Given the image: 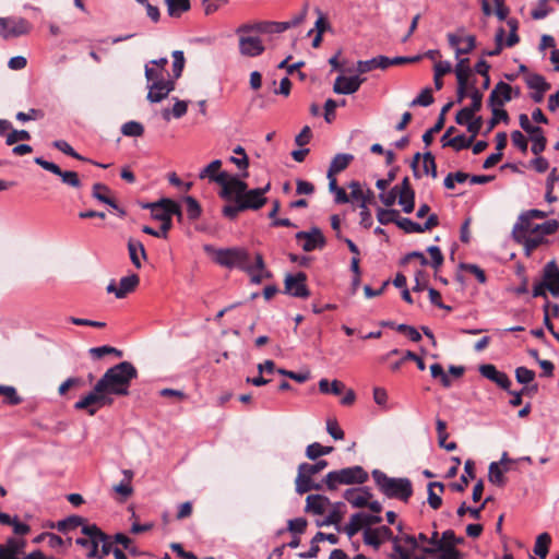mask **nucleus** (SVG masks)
I'll return each mask as SVG.
<instances>
[{"label": "nucleus", "mask_w": 559, "mask_h": 559, "mask_svg": "<svg viewBox=\"0 0 559 559\" xmlns=\"http://www.w3.org/2000/svg\"><path fill=\"white\" fill-rule=\"evenodd\" d=\"M136 378V368L129 361H121L106 370V372L97 381V391H105L107 396H126L129 395V388L132 380Z\"/></svg>", "instance_id": "1"}, {"label": "nucleus", "mask_w": 559, "mask_h": 559, "mask_svg": "<svg viewBox=\"0 0 559 559\" xmlns=\"http://www.w3.org/2000/svg\"><path fill=\"white\" fill-rule=\"evenodd\" d=\"M143 207L150 209L152 217L162 222L159 230H156L150 226H143L142 231L153 237L167 238L168 231L173 227V215L177 217L178 222H181L183 218L182 210L179 203L168 198H162L156 202L146 203L143 205Z\"/></svg>", "instance_id": "2"}, {"label": "nucleus", "mask_w": 559, "mask_h": 559, "mask_svg": "<svg viewBox=\"0 0 559 559\" xmlns=\"http://www.w3.org/2000/svg\"><path fill=\"white\" fill-rule=\"evenodd\" d=\"M372 478L382 495L389 499H397L407 502L413 496V485L406 477H389L380 469H373Z\"/></svg>", "instance_id": "3"}, {"label": "nucleus", "mask_w": 559, "mask_h": 559, "mask_svg": "<svg viewBox=\"0 0 559 559\" xmlns=\"http://www.w3.org/2000/svg\"><path fill=\"white\" fill-rule=\"evenodd\" d=\"M369 478L368 473L359 465L329 472L323 478L328 490H335L340 485H361Z\"/></svg>", "instance_id": "4"}, {"label": "nucleus", "mask_w": 559, "mask_h": 559, "mask_svg": "<svg viewBox=\"0 0 559 559\" xmlns=\"http://www.w3.org/2000/svg\"><path fill=\"white\" fill-rule=\"evenodd\" d=\"M559 228L557 219H548L542 224L526 222V255L538 246L547 242L546 236L555 234Z\"/></svg>", "instance_id": "5"}, {"label": "nucleus", "mask_w": 559, "mask_h": 559, "mask_svg": "<svg viewBox=\"0 0 559 559\" xmlns=\"http://www.w3.org/2000/svg\"><path fill=\"white\" fill-rule=\"evenodd\" d=\"M214 252V260L217 264L228 269L238 267L242 271L249 270L248 263L250 262V257L247 250L242 248H227L217 249Z\"/></svg>", "instance_id": "6"}, {"label": "nucleus", "mask_w": 559, "mask_h": 559, "mask_svg": "<svg viewBox=\"0 0 559 559\" xmlns=\"http://www.w3.org/2000/svg\"><path fill=\"white\" fill-rule=\"evenodd\" d=\"M546 290H549L554 297L559 296V267L555 261H550L545 265L543 280L534 286L533 296L546 298Z\"/></svg>", "instance_id": "7"}, {"label": "nucleus", "mask_w": 559, "mask_h": 559, "mask_svg": "<svg viewBox=\"0 0 559 559\" xmlns=\"http://www.w3.org/2000/svg\"><path fill=\"white\" fill-rule=\"evenodd\" d=\"M215 179V183L222 187L219 197L224 200L237 201L241 197L242 192H246L248 188L247 183L239 179L237 176H230L226 171H221L219 176Z\"/></svg>", "instance_id": "8"}, {"label": "nucleus", "mask_w": 559, "mask_h": 559, "mask_svg": "<svg viewBox=\"0 0 559 559\" xmlns=\"http://www.w3.org/2000/svg\"><path fill=\"white\" fill-rule=\"evenodd\" d=\"M98 382L94 385L93 390L74 404L78 411L85 409L88 415L94 416L99 407L111 405L114 400L107 396L105 391H97Z\"/></svg>", "instance_id": "9"}, {"label": "nucleus", "mask_w": 559, "mask_h": 559, "mask_svg": "<svg viewBox=\"0 0 559 559\" xmlns=\"http://www.w3.org/2000/svg\"><path fill=\"white\" fill-rule=\"evenodd\" d=\"M82 533L86 537L76 538L75 544L81 547L88 548V552L86 554L87 558L99 557V540H104L106 538V534L96 524L83 525Z\"/></svg>", "instance_id": "10"}, {"label": "nucleus", "mask_w": 559, "mask_h": 559, "mask_svg": "<svg viewBox=\"0 0 559 559\" xmlns=\"http://www.w3.org/2000/svg\"><path fill=\"white\" fill-rule=\"evenodd\" d=\"M35 164L43 167L45 170L50 171L61 178V181L72 188L80 189L82 182L79 178L78 173L72 170H62L57 164L48 162L43 157H35Z\"/></svg>", "instance_id": "11"}, {"label": "nucleus", "mask_w": 559, "mask_h": 559, "mask_svg": "<svg viewBox=\"0 0 559 559\" xmlns=\"http://www.w3.org/2000/svg\"><path fill=\"white\" fill-rule=\"evenodd\" d=\"M31 28L29 22L23 17H0V34L3 38L28 34Z\"/></svg>", "instance_id": "12"}, {"label": "nucleus", "mask_w": 559, "mask_h": 559, "mask_svg": "<svg viewBox=\"0 0 559 559\" xmlns=\"http://www.w3.org/2000/svg\"><path fill=\"white\" fill-rule=\"evenodd\" d=\"M307 275L304 272L287 274L284 281V293L296 298H308L310 290L307 285Z\"/></svg>", "instance_id": "13"}, {"label": "nucleus", "mask_w": 559, "mask_h": 559, "mask_svg": "<svg viewBox=\"0 0 559 559\" xmlns=\"http://www.w3.org/2000/svg\"><path fill=\"white\" fill-rule=\"evenodd\" d=\"M271 185L267 183L263 188H257L248 190L246 189V192H242L241 197L237 201L240 202V204L243 205V207L247 210H259L266 203V198L264 194L270 190Z\"/></svg>", "instance_id": "14"}, {"label": "nucleus", "mask_w": 559, "mask_h": 559, "mask_svg": "<svg viewBox=\"0 0 559 559\" xmlns=\"http://www.w3.org/2000/svg\"><path fill=\"white\" fill-rule=\"evenodd\" d=\"M439 225V217L437 214H430L427 218V221L424 224H418L416 222H413L411 218L407 217H401L399 215V219L396 221V226L404 230L406 234H413V233H425L427 230H431L432 228L437 227Z\"/></svg>", "instance_id": "15"}, {"label": "nucleus", "mask_w": 559, "mask_h": 559, "mask_svg": "<svg viewBox=\"0 0 559 559\" xmlns=\"http://www.w3.org/2000/svg\"><path fill=\"white\" fill-rule=\"evenodd\" d=\"M295 238L298 241L304 240V243L301 247H302V250L306 252H311L316 249H322L326 243L321 229L318 227H312L308 231H298L295 235Z\"/></svg>", "instance_id": "16"}, {"label": "nucleus", "mask_w": 559, "mask_h": 559, "mask_svg": "<svg viewBox=\"0 0 559 559\" xmlns=\"http://www.w3.org/2000/svg\"><path fill=\"white\" fill-rule=\"evenodd\" d=\"M175 81L170 79L147 83V100L151 103H160L175 90Z\"/></svg>", "instance_id": "17"}, {"label": "nucleus", "mask_w": 559, "mask_h": 559, "mask_svg": "<svg viewBox=\"0 0 559 559\" xmlns=\"http://www.w3.org/2000/svg\"><path fill=\"white\" fill-rule=\"evenodd\" d=\"M365 81L366 78L358 74L352 76L338 75L333 84V92L341 95L354 94Z\"/></svg>", "instance_id": "18"}, {"label": "nucleus", "mask_w": 559, "mask_h": 559, "mask_svg": "<svg viewBox=\"0 0 559 559\" xmlns=\"http://www.w3.org/2000/svg\"><path fill=\"white\" fill-rule=\"evenodd\" d=\"M526 86L533 91L530 96L537 104L544 100L546 92L551 87L543 75L535 73L526 75Z\"/></svg>", "instance_id": "19"}, {"label": "nucleus", "mask_w": 559, "mask_h": 559, "mask_svg": "<svg viewBox=\"0 0 559 559\" xmlns=\"http://www.w3.org/2000/svg\"><path fill=\"white\" fill-rule=\"evenodd\" d=\"M391 538L392 530L385 525L376 528L366 527L364 530V543L374 549H379L384 540Z\"/></svg>", "instance_id": "20"}, {"label": "nucleus", "mask_w": 559, "mask_h": 559, "mask_svg": "<svg viewBox=\"0 0 559 559\" xmlns=\"http://www.w3.org/2000/svg\"><path fill=\"white\" fill-rule=\"evenodd\" d=\"M531 142V151L535 155H539L546 147L547 139L539 127H534L526 118V144Z\"/></svg>", "instance_id": "21"}, {"label": "nucleus", "mask_w": 559, "mask_h": 559, "mask_svg": "<svg viewBox=\"0 0 559 559\" xmlns=\"http://www.w3.org/2000/svg\"><path fill=\"white\" fill-rule=\"evenodd\" d=\"M449 45L455 50L456 57L460 55H467L476 47V38L473 35L465 37L457 34H448Z\"/></svg>", "instance_id": "22"}, {"label": "nucleus", "mask_w": 559, "mask_h": 559, "mask_svg": "<svg viewBox=\"0 0 559 559\" xmlns=\"http://www.w3.org/2000/svg\"><path fill=\"white\" fill-rule=\"evenodd\" d=\"M264 45L255 36H239V51L246 57H258L263 53Z\"/></svg>", "instance_id": "23"}, {"label": "nucleus", "mask_w": 559, "mask_h": 559, "mask_svg": "<svg viewBox=\"0 0 559 559\" xmlns=\"http://www.w3.org/2000/svg\"><path fill=\"white\" fill-rule=\"evenodd\" d=\"M479 372L483 377L491 380L500 388L509 390L511 381L504 372L499 371L493 365L486 364L479 367Z\"/></svg>", "instance_id": "24"}, {"label": "nucleus", "mask_w": 559, "mask_h": 559, "mask_svg": "<svg viewBox=\"0 0 559 559\" xmlns=\"http://www.w3.org/2000/svg\"><path fill=\"white\" fill-rule=\"evenodd\" d=\"M511 98L512 87L508 83L499 82L489 95V105L490 107H502Z\"/></svg>", "instance_id": "25"}, {"label": "nucleus", "mask_w": 559, "mask_h": 559, "mask_svg": "<svg viewBox=\"0 0 559 559\" xmlns=\"http://www.w3.org/2000/svg\"><path fill=\"white\" fill-rule=\"evenodd\" d=\"M372 493L367 487L350 488L345 490L344 498L355 508H365Z\"/></svg>", "instance_id": "26"}, {"label": "nucleus", "mask_w": 559, "mask_h": 559, "mask_svg": "<svg viewBox=\"0 0 559 559\" xmlns=\"http://www.w3.org/2000/svg\"><path fill=\"white\" fill-rule=\"evenodd\" d=\"M432 559H461L462 554L453 545H439V548H421Z\"/></svg>", "instance_id": "27"}, {"label": "nucleus", "mask_w": 559, "mask_h": 559, "mask_svg": "<svg viewBox=\"0 0 559 559\" xmlns=\"http://www.w3.org/2000/svg\"><path fill=\"white\" fill-rule=\"evenodd\" d=\"M508 463H510V461L507 452H503L499 462L490 463L488 472L490 483L497 486H503L506 484V478L503 476L504 473L501 466H506Z\"/></svg>", "instance_id": "28"}, {"label": "nucleus", "mask_w": 559, "mask_h": 559, "mask_svg": "<svg viewBox=\"0 0 559 559\" xmlns=\"http://www.w3.org/2000/svg\"><path fill=\"white\" fill-rule=\"evenodd\" d=\"M331 501L322 495H309L306 499L305 512L321 515L325 512Z\"/></svg>", "instance_id": "29"}, {"label": "nucleus", "mask_w": 559, "mask_h": 559, "mask_svg": "<svg viewBox=\"0 0 559 559\" xmlns=\"http://www.w3.org/2000/svg\"><path fill=\"white\" fill-rule=\"evenodd\" d=\"M323 481L322 483H314L312 480V476H309L305 474L304 472H300L298 469L297 477L295 479V489L296 492L299 495H304L306 492H309L311 490H321L323 488Z\"/></svg>", "instance_id": "30"}, {"label": "nucleus", "mask_w": 559, "mask_h": 559, "mask_svg": "<svg viewBox=\"0 0 559 559\" xmlns=\"http://www.w3.org/2000/svg\"><path fill=\"white\" fill-rule=\"evenodd\" d=\"M551 535L547 532L539 534L536 537L533 555H530V559H546L549 554V548L551 545Z\"/></svg>", "instance_id": "31"}, {"label": "nucleus", "mask_w": 559, "mask_h": 559, "mask_svg": "<svg viewBox=\"0 0 559 559\" xmlns=\"http://www.w3.org/2000/svg\"><path fill=\"white\" fill-rule=\"evenodd\" d=\"M453 103L452 102H449L447 103L442 108H441V111H440V115L435 123L433 127H431L430 129H428L424 134H423V142L426 144V145H430L433 141V135L438 132H440L443 127H444V122H445V114L450 110V108L452 107Z\"/></svg>", "instance_id": "32"}, {"label": "nucleus", "mask_w": 559, "mask_h": 559, "mask_svg": "<svg viewBox=\"0 0 559 559\" xmlns=\"http://www.w3.org/2000/svg\"><path fill=\"white\" fill-rule=\"evenodd\" d=\"M128 251H129V257H130L132 264L136 269H141L142 267L141 258L144 260L147 258L144 245L138 239L130 238L128 240Z\"/></svg>", "instance_id": "33"}, {"label": "nucleus", "mask_w": 559, "mask_h": 559, "mask_svg": "<svg viewBox=\"0 0 559 559\" xmlns=\"http://www.w3.org/2000/svg\"><path fill=\"white\" fill-rule=\"evenodd\" d=\"M139 284L140 277L135 273L121 277L117 290V298H124L128 294L134 292Z\"/></svg>", "instance_id": "34"}, {"label": "nucleus", "mask_w": 559, "mask_h": 559, "mask_svg": "<svg viewBox=\"0 0 559 559\" xmlns=\"http://www.w3.org/2000/svg\"><path fill=\"white\" fill-rule=\"evenodd\" d=\"M465 474L461 476L460 480L451 484V489L457 492H463L467 485L468 479H474L475 476V464L472 460H467L464 465Z\"/></svg>", "instance_id": "35"}, {"label": "nucleus", "mask_w": 559, "mask_h": 559, "mask_svg": "<svg viewBox=\"0 0 559 559\" xmlns=\"http://www.w3.org/2000/svg\"><path fill=\"white\" fill-rule=\"evenodd\" d=\"M354 159V156L352 154L346 153H340L334 156L332 159L329 170H328V177H331V175L338 174L346 169L350 162Z\"/></svg>", "instance_id": "36"}, {"label": "nucleus", "mask_w": 559, "mask_h": 559, "mask_svg": "<svg viewBox=\"0 0 559 559\" xmlns=\"http://www.w3.org/2000/svg\"><path fill=\"white\" fill-rule=\"evenodd\" d=\"M407 360H416L417 368L421 371L426 369V364L423 358H420L417 354H415L412 350H406L399 360L390 364L391 371H399L404 365V362Z\"/></svg>", "instance_id": "37"}, {"label": "nucleus", "mask_w": 559, "mask_h": 559, "mask_svg": "<svg viewBox=\"0 0 559 559\" xmlns=\"http://www.w3.org/2000/svg\"><path fill=\"white\" fill-rule=\"evenodd\" d=\"M109 192L110 190L106 185L98 182L94 183L92 195L99 202L108 204L112 209L118 210V204L116 203V201L107 195V193Z\"/></svg>", "instance_id": "38"}, {"label": "nucleus", "mask_w": 559, "mask_h": 559, "mask_svg": "<svg viewBox=\"0 0 559 559\" xmlns=\"http://www.w3.org/2000/svg\"><path fill=\"white\" fill-rule=\"evenodd\" d=\"M86 520L80 515H70L57 523V528L61 533H67L79 526L87 525Z\"/></svg>", "instance_id": "39"}, {"label": "nucleus", "mask_w": 559, "mask_h": 559, "mask_svg": "<svg viewBox=\"0 0 559 559\" xmlns=\"http://www.w3.org/2000/svg\"><path fill=\"white\" fill-rule=\"evenodd\" d=\"M345 385L340 380H333L331 383L328 379H321L319 381V391L323 394L340 395L344 391Z\"/></svg>", "instance_id": "40"}, {"label": "nucleus", "mask_w": 559, "mask_h": 559, "mask_svg": "<svg viewBox=\"0 0 559 559\" xmlns=\"http://www.w3.org/2000/svg\"><path fill=\"white\" fill-rule=\"evenodd\" d=\"M0 395L4 396L3 403L10 406H15L22 403V397L12 385L0 384Z\"/></svg>", "instance_id": "41"}, {"label": "nucleus", "mask_w": 559, "mask_h": 559, "mask_svg": "<svg viewBox=\"0 0 559 559\" xmlns=\"http://www.w3.org/2000/svg\"><path fill=\"white\" fill-rule=\"evenodd\" d=\"M332 451L333 447H325L319 442H313L306 448V456L311 461H316L320 456L330 454Z\"/></svg>", "instance_id": "42"}, {"label": "nucleus", "mask_w": 559, "mask_h": 559, "mask_svg": "<svg viewBox=\"0 0 559 559\" xmlns=\"http://www.w3.org/2000/svg\"><path fill=\"white\" fill-rule=\"evenodd\" d=\"M457 83L469 82L472 70L467 58L460 59L454 69Z\"/></svg>", "instance_id": "43"}, {"label": "nucleus", "mask_w": 559, "mask_h": 559, "mask_svg": "<svg viewBox=\"0 0 559 559\" xmlns=\"http://www.w3.org/2000/svg\"><path fill=\"white\" fill-rule=\"evenodd\" d=\"M435 487L439 488L440 492H443L444 485L440 481H432L428 484V503L433 510H437L441 507L442 499L439 495L435 493Z\"/></svg>", "instance_id": "44"}, {"label": "nucleus", "mask_w": 559, "mask_h": 559, "mask_svg": "<svg viewBox=\"0 0 559 559\" xmlns=\"http://www.w3.org/2000/svg\"><path fill=\"white\" fill-rule=\"evenodd\" d=\"M222 167V160L221 159H214L206 167H204L200 174V179L207 178L210 181L215 182L214 178H217L219 176V168Z\"/></svg>", "instance_id": "45"}, {"label": "nucleus", "mask_w": 559, "mask_h": 559, "mask_svg": "<svg viewBox=\"0 0 559 559\" xmlns=\"http://www.w3.org/2000/svg\"><path fill=\"white\" fill-rule=\"evenodd\" d=\"M170 16H179L190 10V0H165Z\"/></svg>", "instance_id": "46"}, {"label": "nucleus", "mask_w": 559, "mask_h": 559, "mask_svg": "<svg viewBox=\"0 0 559 559\" xmlns=\"http://www.w3.org/2000/svg\"><path fill=\"white\" fill-rule=\"evenodd\" d=\"M88 352H90V355L94 359H100L105 355H109V354H114L118 358L122 357V355H123L122 350H120V349H118L116 347L109 346V345L92 347Z\"/></svg>", "instance_id": "47"}, {"label": "nucleus", "mask_w": 559, "mask_h": 559, "mask_svg": "<svg viewBox=\"0 0 559 559\" xmlns=\"http://www.w3.org/2000/svg\"><path fill=\"white\" fill-rule=\"evenodd\" d=\"M473 141L474 140L471 136L466 138L465 134H459V135L448 140L447 142H444L443 146H450L454 151H461V150L469 147L472 145Z\"/></svg>", "instance_id": "48"}, {"label": "nucleus", "mask_w": 559, "mask_h": 559, "mask_svg": "<svg viewBox=\"0 0 559 559\" xmlns=\"http://www.w3.org/2000/svg\"><path fill=\"white\" fill-rule=\"evenodd\" d=\"M121 133L124 136H142L144 133V127L142 123L131 120L122 124Z\"/></svg>", "instance_id": "49"}, {"label": "nucleus", "mask_w": 559, "mask_h": 559, "mask_svg": "<svg viewBox=\"0 0 559 559\" xmlns=\"http://www.w3.org/2000/svg\"><path fill=\"white\" fill-rule=\"evenodd\" d=\"M183 201L187 204V215L190 221H195L201 216L202 209L200 203L191 195L185 197Z\"/></svg>", "instance_id": "50"}, {"label": "nucleus", "mask_w": 559, "mask_h": 559, "mask_svg": "<svg viewBox=\"0 0 559 559\" xmlns=\"http://www.w3.org/2000/svg\"><path fill=\"white\" fill-rule=\"evenodd\" d=\"M361 527H364V522L361 520V513L358 512L350 516L349 522L344 526V532L348 537H353Z\"/></svg>", "instance_id": "51"}, {"label": "nucleus", "mask_w": 559, "mask_h": 559, "mask_svg": "<svg viewBox=\"0 0 559 559\" xmlns=\"http://www.w3.org/2000/svg\"><path fill=\"white\" fill-rule=\"evenodd\" d=\"M329 465L326 460H316V463L309 464V463H301L298 466V469L300 472H304L305 474L309 476H313L320 472H322L326 466Z\"/></svg>", "instance_id": "52"}, {"label": "nucleus", "mask_w": 559, "mask_h": 559, "mask_svg": "<svg viewBox=\"0 0 559 559\" xmlns=\"http://www.w3.org/2000/svg\"><path fill=\"white\" fill-rule=\"evenodd\" d=\"M377 219L381 225H388L390 223L396 224L399 219V211L392 209H378Z\"/></svg>", "instance_id": "53"}, {"label": "nucleus", "mask_w": 559, "mask_h": 559, "mask_svg": "<svg viewBox=\"0 0 559 559\" xmlns=\"http://www.w3.org/2000/svg\"><path fill=\"white\" fill-rule=\"evenodd\" d=\"M173 76H174V81L179 79L182 74V71H183V68H185V56H183V51L181 50H175L173 52Z\"/></svg>", "instance_id": "54"}, {"label": "nucleus", "mask_w": 559, "mask_h": 559, "mask_svg": "<svg viewBox=\"0 0 559 559\" xmlns=\"http://www.w3.org/2000/svg\"><path fill=\"white\" fill-rule=\"evenodd\" d=\"M491 110H492V117L487 122V128H486L485 134L489 133L499 123L500 120L508 119L507 111L504 109H502L501 107H498V106L491 107Z\"/></svg>", "instance_id": "55"}, {"label": "nucleus", "mask_w": 559, "mask_h": 559, "mask_svg": "<svg viewBox=\"0 0 559 559\" xmlns=\"http://www.w3.org/2000/svg\"><path fill=\"white\" fill-rule=\"evenodd\" d=\"M469 97L472 99V104L467 107L474 112L479 111L481 108L483 94L476 87L475 81H473L471 84Z\"/></svg>", "instance_id": "56"}, {"label": "nucleus", "mask_w": 559, "mask_h": 559, "mask_svg": "<svg viewBox=\"0 0 559 559\" xmlns=\"http://www.w3.org/2000/svg\"><path fill=\"white\" fill-rule=\"evenodd\" d=\"M4 547L5 552L10 557L16 558V555L22 550V548L25 546L24 540H19L16 538L10 537L8 538L7 543L4 545H1Z\"/></svg>", "instance_id": "57"}, {"label": "nucleus", "mask_w": 559, "mask_h": 559, "mask_svg": "<svg viewBox=\"0 0 559 559\" xmlns=\"http://www.w3.org/2000/svg\"><path fill=\"white\" fill-rule=\"evenodd\" d=\"M423 159H424V165H423L424 173L426 175H430L432 178H436L438 176L437 164H436L435 156L432 155V153L426 152L423 155Z\"/></svg>", "instance_id": "58"}, {"label": "nucleus", "mask_w": 559, "mask_h": 559, "mask_svg": "<svg viewBox=\"0 0 559 559\" xmlns=\"http://www.w3.org/2000/svg\"><path fill=\"white\" fill-rule=\"evenodd\" d=\"M348 188L350 189L349 201L354 200L359 201L360 203H364L365 201L367 203L365 190L362 189L359 181H350Z\"/></svg>", "instance_id": "59"}, {"label": "nucleus", "mask_w": 559, "mask_h": 559, "mask_svg": "<svg viewBox=\"0 0 559 559\" xmlns=\"http://www.w3.org/2000/svg\"><path fill=\"white\" fill-rule=\"evenodd\" d=\"M433 103L431 90L429 87L424 88L419 95L414 98L411 106H423L428 107Z\"/></svg>", "instance_id": "60"}, {"label": "nucleus", "mask_w": 559, "mask_h": 559, "mask_svg": "<svg viewBox=\"0 0 559 559\" xmlns=\"http://www.w3.org/2000/svg\"><path fill=\"white\" fill-rule=\"evenodd\" d=\"M512 237L518 243H524V211H522L512 229Z\"/></svg>", "instance_id": "61"}, {"label": "nucleus", "mask_w": 559, "mask_h": 559, "mask_svg": "<svg viewBox=\"0 0 559 559\" xmlns=\"http://www.w3.org/2000/svg\"><path fill=\"white\" fill-rule=\"evenodd\" d=\"M399 204L402 206L403 212L412 213L415 207V192L400 193Z\"/></svg>", "instance_id": "62"}, {"label": "nucleus", "mask_w": 559, "mask_h": 559, "mask_svg": "<svg viewBox=\"0 0 559 559\" xmlns=\"http://www.w3.org/2000/svg\"><path fill=\"white\" fill-rule=\"evenodd\" d=\"M114 540L117 544H120L123 549L128 550L131 555L136 556L139 554L138 549L133 546V542L130 537L122 533H117L114 536Z\"/></svg>", "instance_id": "63"}, {"label": "nucleus", "mask_w": 559, "mask_h": 559, "mask_svg": "<svg viewBox=\"0 0 559 559\" xmlns=\"http://www.w3.org/2000/svg\"><path fill=\"white\" fill-rule=\"evenodd\" d=\"M396 331L406 335L412 342H419L421 340V334L412 325L397 324Z\"/></svg>", "instance_id": "64"}]
</instances>
